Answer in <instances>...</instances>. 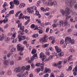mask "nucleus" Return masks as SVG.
<instances>
[{
    "mask_svg": "<svg viewBox=\"0 0 77 77\" xmlns=\"http://www.w3.org/2000/svg\"><path fill=\"white\" fill-rule=\"evenodd\" d=\"M72 12V11L70 10L69 8L67 7L66 8V11H64V10L63 9L60 10V12L62 13V15L63 16L65 15V14H66L67 15H69Z\"/></svg>",
    "mask_w": 77,
    "mask_h": 77,
    "instance_id": "obj_1",
    "label": "nucleus"
},
{
    "mask_svg": "<svg viewBox=\"0 0 77 77\" xmlns=\"http://www.w3.org/2000/svg\"><path fill=\"white\" fill-rule=\"evenodd\" d=\"M19 3L20 2L18 0H14L13 1H11L9 3L10 5H11L10 8L11 9L13 8L14 7V5H16L17 6H18Z\"/></svg>",
    "mask_w": 77,
    "mask_h": 77,
    "instance_id": "obj_2",
    "label": "nucleus"
},
{
    "mask_svg": "<svg viewBox=\"0 0 77 77\" xmlns=\"http://www.w3.org/2000/svg\"><path fill=\"white\" fill-rule=\"evenodd\" d=\"M25 69H26V67L24 66H23L20 69L21 70V73H19L20 74H21L22 75H26V76L28 75V74H29V72L27 71H26L25 72H24L25 71Z\"/></svg>",
    "mask_w": 77,
    "mask_h": 77,
    "instance_id": "obj_3",
    "label": "nucleus"
},
{
    "mask_svg": "<svg viewBox=\"0 0 77 77\" xmlns=\"http://www.w3.org/2000/svg\"><path fill=\"white\" fill-rule=\"evenodd\" d=\"M66 18L64 21V24L65 26H66L67 27H69L70 26L69 23L68 22V20L69 18H71V16H68L66 15Z\"/></svg>",
    "mask_w": 77,
    "mask_h": 77,
    "instance_id": "obj_4",
    "label": "nucleus"
},
{
    "mask_svg": "<svg viewBox=\"0 0 77 77\" xmlns=\"http://www.w3.org/2000/svg\"><path fill=\"white\" fill-rule=\"evenodd\" d=\"M63 21L60 20L59 22V23H57V24L54 23L52 25V26L53 27H56L57 26H59V27H62L63 26Z\"/></svg>",
    "mask_w": 77,
    "mask_h": 77,
    "instance_id": "obj_5",
    "label": "nucleus"
},
{
    "mask_svg": "<svg viewBox=\"0 0 77 77\" xmlns=\"http://www.w3.org/2000/svg\"><path fill=\"white\" fill-rule=\"evenodd\" d=\"M35 65L36 66H40L41 69H40V71H42L44 70V63H42L41 64L39 63H36Z\"/></svg>",
    "mask_w": 77,
    "mask_h": 77,
    "instance_id": "obj_6",
    "label": "nucleus"
},
{
    "mask_svg": "<svg viewBox=\"0 0 77 77\" xmlns=\"http://www.w3.org/2000/svg\"><path fill=\"white\" fill-rule=\"evenodd\" d=\"M37 59V54H34L32 57L30 58L31 60H29L28 61V63H32V61H33L34 59Z\"/></svg>",
    "mask_w": 77,
    "mask_h": 77,
    "instance_id": "obj_7",
    "label": "nucleus"
},
{
    "mask_svg": "<svg viewBox=\"0 0 77 77\" xmlns=\"http://www.w3.org/2000/svg\"><path fill=\"white\" fill-rule=\"evenodd\" d=\"M48 38V36L47 35L44 36L43 38H42L40 40V42L43 43V42H46L47 41L46 38Z\"/></svg>",
    "mask_w": 77,
    "mask_h": 77,
    "instance_id": "obj_8",
    "label": "nucleus"
},
{
    "mask_svg": "<svg viewBox=\"0 0 77 77\" xmlns=\"http://www.w3.org/2000/svg\"><path fill=\"white\" fill-rule=\"evenodd\" d=\"M57 56V55L56 54V53L54 54L53 55H50L48 58L46 59L45 60L46 61H48V60L52 59L54 56Z\"/></svg>",
    "mask_w": 77,
    "mask_h": 77,
    "instance_id": "obj_9",
    "label": "nucleus"
},
{
    "mask_svg": "<svg viewBox=\"0 0 77 77\" xmlns=\"http://www.w3.org/2000/svg\"><path fill=\"white\" fill-rule=\"evenodd\" d=\"M17 38L18 39H19V42H21V41H23V40H24L25 38H26V37L24 36H21L20 35H19L17 36Z\"/></svg>",
    "mask_w": 77,
    "mask_h": 77,
    "instance_id": "obj_10",
    "label": "nucleus"
},
{
    "mask_svg": "<svg viewBox=\"0 0 77 77\" xmlns=\"http://www.w3.org/2000/svg\"><path fill=\"white\" fill-rule=\"evenodd\" d=\"M17 50L18 51H20V50H24V48H22V45L20 44H18L17 46Z\"/></svg>",
    "mask_w": 77,
    "mask_h": 77,
    "instance_id": "obj_11",
    "label": "nucleus"
},
{
    "mask_svg": "<svg viewBox=\"0 0 77 77\" xmlns=\"http://www.w3.org/2000/svg\"><path fill=\"white\" fill-rule=\"evenodd\" d=\"M14 71L16 72V73L18 72H20L21 73V69H20V67H17L15 68L14 70Z\"/></svg>",
    "mask_w": 77,
    "mask_h": 77,
    "instance_id": "obj_12",
    "label": "nucleus"
},
{
    "mask_svg": "<svg viewBox=\"0 0 77 77\" xmlns=\"http://www.w3.org/2000/svg\"><path fill=\"white\" fill-rule=\"evenodd\" d=\"M73 3H75V1H74V0H70L69 2V7L70 8H71L73 6Z\"/></svg>",
    "mask_w": 77,
    "mask_h": 77,
    "instance_id": "obj_13",
    "label": "nucleus"
},
{
    "mask_svg": "<svg viewBox=\"0 0 77 77\" xmlns=\"http://www.w3.org/2000/svg\"><path fill=\"white\" fill-rule=\"evenodd\" d=\"M55 48L56 51L58 53L62 52V49L60 48H59L57 46H55Z\"/></svg>",
    "mask_w": 77,
    "mask_h": 77,
    "instance_id": "obj_14",
    "label": "nucleus"
},
{
    "mask_svg": "<svg viewBox=\"0 0 77 77\" xmlns=\"http://www.w3.org/2000/svg\"><path fill=\"white\" fill-rule=\"evenodd\" d=\"M51 72V70H50V69L46 67L45 69V70L43 71V73H44V74H45V73H47V72L49 73Z\"/></svg>",
    "mask_w": 77,
    "mask_h": 77,
    "instance_id": "obj_15",
    "label": "nucleus"
},
{
    "mask_svg": "<svg viewBox=\"0 0 77 77\" xmlns=\"http://www.w3.org/2000/svg\"><path fill=\"white\" fill-rule=\"evenodd\" d=\"M44 53L43 52H41L40 55V57L41 58V59L42 60V61L44 60Z\"/></svg>",
    "mask_w": 77,
    "mask_h": 77,
    "instance_id": "obj_16",
    "label": "nucleus"
},
{
    "mask_svg": "<svg viewBox=\"0 0 77 77\" xmlns=\"http://www.w3.org/2000/svg\"><path fill=\"white\" fill-rule=\"evenodd\" d=\"M27 10H28V12L29 14H33L34 11L33 9H31L30 8H27Z\"/></svg>",
    "mask_w": 77,
    "mask_h": 77,
    "instance_id": "obj_17",
    "label": "nucleus"
},
{
    "mask_svg": "<svg viewBox=\"0 0 77 77\" xmlns=\"http://www.w3.org/2000/svg\"><path fill=\"white\" fill-rule=\"evenodd\" d=\"M64 55V54H63V52H60L59 54L57 56V58H59V56L60 57H62Z\"/></svg>",
    "mask_w": 77,
    "mask_h": 77,
    "instance_id": "obj_18",
    "label": "nucleus"
},
{
    "mask_svg": "<svg viewBox=\"0 0 77 77\" xmlns=\"http://www.w3.org/2000/svg\"><path fill=\"white\" fill-rule=\"evenodd\" d=\"M71 40V38L70 37H67L65 38V42H69Z\"/></svg>",
    "mask_w": 77,
    "mask_h": 77,
    "instance_id": "obj_19",
    "label": "nucleus"
},
{
    "mask_svg": "<svg viewBox=\"0 0 77 77\" xmlns=\"http://www.w3.org/2000/svg\"><path fill=\"white\" fill-rule=\"evenodd\" d=\"M9 62H10V61L6 60L4 62V64L5 65H8L9 64Z\"/></svg>",
    "mask_w": 77,
    "mask_h": 77,
    "instance_id": "obj_20",
    "label": "nucleus"
},
{
    "mask_svg": "<svg viewBox=\"0 0 77 77\" xmlns=\"http://www.w3.org/2000/svg\"><path fill=\"white\" fill-rule=\"evenodd\" d=\"M27 75L24 74L23 75H21V74H20L19 73H18L17 74V77H26Z\"/></svg>",
    "mask_w": 77,
    "mask_h": 77,
    "instance_id": "obj_21",
    "label": "nucleus"
},
{
    "mask_svg": "<svg viewBox=\"0 0 77 77\" xmlns=\"http://www.w3.org/2000/svg\"><path fill=\"white\" fill-rule=\"evenodd\" d=\"M16 34H17V33L15 32H14L12 35V36L11 38V39H15V37H16Z\"/></svg>",
    "mask_w": 77,
    "mask_h": 77,
    "instance_id": "obj_22",
    "label": "nucleus"
},
{
    "mask_svg": "<svg viewBox=\"0 0 77 77\" xmlns=\"http://www.w3.org/2000/svg\"><path fill=\"white\" fill-rule=\"evenodd\" d=\"M31 28H32L34 29V30H36V28H37V26H35V25L32 24L31 26Z\"/></svg>",
    "mask_w": 77,
    "mask_h": 77,
    "instance_id": "obj_23",
    "label": "nucleus"
},
{
    "mask_svg": "<svg viewBox=\"0 0 77 77\" xmlns=\"http://www.w3.org/2000/svg\"><path fill=\"white\" fill-rule=\"evenodd\" d=\"M68 61L69 62L70 60H72V55H71L67 59Z\"/></svg>",
    "mask_w": 77,
    "mask_h": 77,
    "instance_id": "obj_24",
    "label": "nucleus"
},
{
    "mask_svg": "<svg viewBox=\"0 0 77 77\" xmlns=\"http://www.w3.org/2000/svg\"><path fill=\"white\" fill-rule=\"evenodd\" d=\"M27 71H29L30 70V65H27L25 67Z\"/></svg>",
    "mask_w": 77,
    "mask_h": 77,
    "instance_id": "obj_25",
    "label": "nucleus"
},
{
    "mask_svg": "<svg viewBox=\"0 0 77 77\" xmlns=\"http://www.w3.org/2000/svg\"><path fill=\"white\" fill-rule=\"evenodd\" d=\"M2 36L0 37V41H2L4 39L5 37H4V34H2Z\"/></svg>",
    "mask_w": 77,
    "mask_h": 77,
    "instance_id": "obj_26",
    "label": "nucleus"
},
{
    "mask_svg": "<svg viewBox=\"0 0 77 77\" xmlns=\"http://www.w3.org/2000/svg\"><path fill=\"white\" fill-rule=\"evenodd\" d=\"M26 6V4L24 3H21L19 7L20 8H23V7H24Z\"/></svg>",
    "mask_w": 77,
    "mask_h": 77,
    "instance_id": "obj_27",
    "label": "nucleus"
},
{
    "mask_svg": "<svg viewBox=\"0 0 77 77\" xmlns=\"http://www.w3.org/2000/svg\"><path fill=\"white\" fill-rule=\"evenodd\" d=\"M48 45H49V44H44L42 46V48H46V47H47Z\"/></svg>",
    "mask_w": 77,
    "mask_h": 77,
    "instance_id": "obj_28",
    "label": "nucleus"
},
{
    "mask_svg": "<svg viewBox=\"0 0 77 77\" xmlns=\"http://www.w3.org/2000/svg\"><path fill=\"white\" fill-rule=\"evenodd\" d=\"M17 41H18V39L17 38H13V40L12 41V43H16Z\"/></svg>",
    "mask_w": 77,
    "mask_h": 77,
    "instance_id": "obj_29",
    "label": "nucleus"
},
{
    "mask_svg": "<svg viewBox=\"0 0 77 77\" xmlns=\"http://www.w3.org/2000/svg\"><path fill=\"white\" fill-rule=\"evenodd\" d=\"M10 41V38L9 37H7L6 38L5 40V41L6 43H8V42H9V41Z\"/></svg>",
    "mask_w": 77,
    "mask_h": 77,
    "instance_id": "obj_30",
    "label": "nucleus"
},
{
    "mask_svg": "<svg viewBox=\"0 0 77 77\" xmlns=\"http://www.w3.org/2000/svg\"><path fill=\"white\" fill-rule=\"evenodd\" d=\"M48 39H49V40H51V41L55 39L54 37L53 36L49 37L48 38Z\"/></svg>",
    "mask_w": 77,
    "mask_h": 77,
    "instance_id": "obj_31",
    "label": "nucleus"
},
{
    "mask_svg": "<svg viewBox=\"0 0 77 77\" xmlns=\"http://www.w3.org/2000/svg\"><path fill=\"white\" fill-rule=\"evenodd\" d=\"M41 3V1L39 0L38 1L36 5V6H37L38 7V6H40L39 4L40 3Z\"/></svg>",
    "mask_w": 77,
    "mask_h": 77,
    "instance_id": "obj_32",
    "label": "nucleus"
},
{
    "mask_svg": "<svg viewBox=\"0 0 77 77\" xmlns=\"http://www.w3.org/2000/svg\"><path fill=\"white\" fill-rule=\"evenodd\" d=\"M36 53V51L35 49L32 50L31 51V53L32 54H35Z\"/></svg>",
    "mask_w": 77,
    "mask_h": 77,
    "instance_id": "obj_33",
    "label": "nucleus"
},
{
    "mask_svg": "<svg viewBox=\"0 0 77 77\" xmlns=\"http://www.w3.org/2000/svg\"><path fill=\"white\" fill-rule=\"evenodd\" d=\"M45 54L46 55H47L48 56H50V52L48 51H46L45 52Z\"/></svg>",
    "mask_w": 77,
    "mask_h": 77,
    "instance_id": "obj_34",
    "label": "nucleus"
},
{
    "mask_svg": "<svg viewBox=\"0 0 77 77\" xmlns=\"http://www.w3.org/2000/svg\"><path fill=\"white\" fill-rule=\"evenodd\" d=\"M25 18L26 20H27L28 19H30V17L28 16H23L22 17V19H24V18Z\"/></svg>",
    "mask_w": 77,
    "mask_h": 77,
    "instance_id": "obj_35",
    "label": "nucleus"
},
{
    "mask_svg": "<svg viewBox=\"0 0 77 77\" xmlns=\"http://www.w3.org/2000/svg\"><path fill=\"white\" fill-rule=\"evenodd\" d=\"M72 71L73 72V75H75H75H77V72H76V71H75V70L74 69H73Z\"/></svg>",
    "mask_w": 77,
    "mask_h": 77,
    "instance_id": "obj_36",
    "label": "nucleus"
},
{
    "mask_svg": "<svg viewBox=\"0 0 77 77\" xmlns=\"http://www.w3.org/2000/svg\"><path fill=\"white\" fill-rule=\"evenodd\" d=\"M70 43H71L72 44H74L75 43L74 40V39H71L70 40V42H69Z\"/></svg>",
    "mask_w": 77,
    "mask_h": 77,
    "instance_id": "obj_37",
    "label": "nucleus"
},
{
    "mask_svg": "<svg viewBox=\"0 0 77 77\" xmlns=\"http://www.w3.org/2000/svg\"><path fill=\"white\" fill-rule=\"evenodd\" d=\"M6 11V8H5L1 11V13H4Z\"/></svg>",
    "mask_w": 77,
    "mask_h": 77,
    "instance_id": "obj_38",
    "label": "nucleus"
},
{
    "mask_svg": "<svg viewBox=\"0 0 77 77\" xmlns=\"http://www.w3.org/2000/svg\"><path fill=\"white\" fill-rule=\"evenodd\" d=\"M38 34H36L34 35H32V37L33 38H38Z\"/></svg>",
    "mask_w": 77,
    "mask_h": 77,
    "instance_id": "obj_39",
    "label": "nucleus"
},
{
    "mask_svg": "<svg viewBox=\"0 0 77 77\" xmlns=\"http://www.w3.org/2000/svg\"><path fill=\"white\" fill-rule=\"evenodd\" d=\"M3 21V23H6L7 22H8V18H5L4 20Z\"/></svg>",
    "mask_w": 77,
    "mask_h": 77,
    "instance_id": "obj_40",
    "label": "nucleus"
},
{
    "mask_svg": "<svg viewBox=\"0 0 77 77\" xmlns=\"http://www.w3.org/2000/svg\"><path fill=\"white\" fill-rule=\"evenodd\" d=\"M72 32V29L71 28L68 29L67 30V32L68 33H71Z\"/></svg>",
    "mask_w": 77,
    "mask_h": 77,
    "instance_id": "obj_41",
    "label": "nucleus"
},
{
    "mask_svg": "<svg viewBox=\"0 0 77 77\" xmlns=\"http://www.w3.org/2000/svg\"><path fill=\"white\" fill-rule=\"evenodd\" d=\"M30 8L32 9L33 10H35V11H36V7L35 6H32V7H30Z\"/></svg>",
    "mask_w": 77,
    "mask_h": 77,
    "instance_id": "obj_42",
    "label": "nucleus"
},
{
    "mask_svg": "<svg viewBox=\"0 0 77 77\" xmlns=\"http://www.w3.org/2000/svg\"><path fill=\"white\" fill-rule=\"evenodd\" d=\"M40 70H41V69H40L39 68H37L36 69V71L37 73H38L39 72Z\"/></svg>",
    "mask_w": 77,
    "mask_h": 77,
    "instance_id": "obj_43",
    "label": "nucleus"
},
{
    "mask_svg": "<svg viewBox=\"0 0 77 77\" xmlns=\"http://www.w3.org/2000/svg\"><path fill=\"white\" fill-rule=\"evenodd\" d=\"M29 22H30V20L29 19L25 23H24V25H25V26L26 25H27V24H29Z\"/></svg>",
    "mask_w": 77,
    "mask_h": 77,
    "instance_id": "obj_44",
    "label": "nucleus"
},
{
    "mask_svg": "<svg viewBox=\"0 0 77 77\" xmlns=\"http://www.w3.org/2000/svg\"><path fill=\"white\" fill-rule=\"evenodd\" d=\"M72 66H70L69 67L68 70H69V71H71L72 70Z\"/></svg>",
    "mask_w": 77,
    "mask_h": 77,
    "instance_id": "obj_45",
    "label": "nucleus"
},
{
    "mask_svg": "<svg viewBox=\"0 0 77 77\" xmlns=\"http://www.w3.org/2000/svg\"><path fill=\"white\" fill-rule=\"evenodd\" d=\"M16 51V48H13L11 50V52H14V51Z\"/></svg>",
    "mask_w": 77,
    "mask_h": 77,
    "instance_id": "obj_46",
    "label": "nucleus"
},
{
    "mask_svg": "<svg viewBox=\"0 0 77 77\" xmlns=\"http://www.w3.org/2000/svg\"><path fill=\"white\" fill-rule=\"evenodd\" d=\"M7 5V3H6V2H5L4 3V4L2 5L3 8H6V7Z\"/></svg>",
    "mask_w": 77,
    "mask_h": 77,
    "instance_id": "obj_47",
    "label": "nucleus"
},
{
    "mask_svg": "<svg viewBox=\"0 0 77 77\" xmlns=\"http://www.w3.org/2000/svg\"><path fill=\"white\" fill-rule=\"evenodd\" d=\"M14 65V61H12L10 62V65Z\"/></svg>",
    "mask_w": 77,
    "mask_h": 77,
    "instance_id": "obj_48",
    "label": "nucleus"
},
{
    "mask_svg": "<svg viewBox=\"0 0 77 77\" xmlns=\"http://www.w3.org/2000/svg\"><path fill=\"white\" fill-rule=\"evenodd\" d=\"M44 14L45 15H46V16H49L50 14V13L49 12H46Z\"/></svg>",
    "mask_w": 77,
    "mask_h": 77,
    "instance_id": "obj_49",
    "label": "nucleus"
},
{
    "mask_svg": "<svg viewBox=\"0 0 77 77\" xmlns=\"http://www.w3.org/2000/svg\"><path fill=\"white\" fill-rule=\"evenodd\" d=\"M22 16H23V14L22 13H21L19 15V19H20L21 18L22 19V17H22Z\"/></svg>",
    "mask_w": 77,
    "mask_h": 77,
    "instance_id": "obj_50",
    "label": "nucleus"
},
{
    "mask_svg": "<svg viewBox=\"0 0 77 77\" xmlns=\"http://www.w3.org/2000/svg\"><path fill=\"white\" fill-rule=\"evenodd\" d=\"M53 66H55V67L56 66L58 67V66L57 63H54L53 64Z\"/></svg>",
    "mask_w": 77,
    "mask_h": 77,
    "instance_id": "obj_51",
    "label": "nucleus"
},
{
    "mask_svg": "<svg viewBox=\"0 0 77 77\" xmlns=\"http://www.w3.org/2000/svg\"><path fill=\"white\" fill-rule=\"evenodd\" d=\"M36 22L37 23H41V20H40L39 19L36 20Z\"/></svg>",
    "mask_w": 77,
    "mask_h": 77,
    "instance_id": "obj_52",
    "label": "nucleus"
},
{
    "mask_svg": "<svg viewBox=\"0 0 77 77\" xmlns=\"http://www.w3.org/2000/svg\"><path fill=\"white\" fill-rule=\"evenodd\" d=\"M8 75H11L12 74V72L11 71H8Z\"/></svg>",
    "mask_w": 77,
    "mask_h": 77,
    "instance_id": "obj_53",
    "label": "nucleus"
},
{
    "mask_svg": "<svg viewBox=\"0 0 77 77\" xmlns=\"http://www.w3.org/2000/svg\"><path fill=\"white\" fill-rule=\"evenodd\" d=\"M49 30H50V28L49 27L47 28L46 29V33H48V31H49Z\"/></svg>",
    "mask_w": 77,
    "mask_h": 77,
    "instance_id": "obj_54",
    "label": "nucleus"
},
{
    "mask_svg": "<svg viewBox=\"0 0 77 77\" xmlns=\"http://www.w3.org/2000/svg\"><path fill=\"white\" fill-rule=\"evenodd\" d=\"M36 13L35 14L36 15H38L39 14V11L36 10L35 11Z\"/></svg>",
    "mask_w": 77,
    "mask_h": 77,
    "instance_id": "obj_55",
    "label": "nucleus"
},
{
    "mask_svg": "<svg viewBox=\"0 0 77 77\" xmlns=\"http://www.w3.org/2000/svg\"><path fill=\"white\" fill-rule=\"evenodd\" d=\"M58 66L62 64V61H60L58 63H57Z\"/></svg>",
    "mask_w": 77,
    "mask_h": 77,
    "instance_id": "obj_56",
    "label": "nucleus"
},
{
    "mask_svg": "<svg viewBox=\"0 0 77 77\" xmlns=\"http://www.w3.org/2000/svg\"><path fill=\"white\" fill-rule=\"evenodd\" d=\"M58 21V20L57 19H54L53 21V22L54 23H56Z\"/></svg>",
    "mask_w": 77,
    "mask_h": 77,
    "instance_id": "obj_57",
    "label": "nucleus"
},
{
    "mask_svg": "<svg viewBox=\"0 0 77 77\" xmlns=\"http://www.w3.org/2000/svg\"><path fill=\"white\" fill-rule=\"evenodd\" d=\"M8 24H6L4 26V29H7L8 28Z\"/></svg>",
    "mask_w": 77,
    "mask_h": 77,
    "instance_id": "obj_58",
    "label": "nucleus"
},
{
    "mask_svg": "<svg viewBox=\"0 0 77 77\" xmlns=\"http://www.w3.org/2000/svg\"><path fill=\"white\" fill-rule=\"evenodd\" d=\"M70 52H72V53H73L74 51V50L73 48H71L70 50Z\"/></svg>",
    "mask_w": 77,
    "mask_h": 77,
    "instance_id": "obj_59",
    "label": "nucleus"
},
{
    "mask_svg": "<svg viewBox=\"0 0 77 77\" xmlns=\"http://www.w3.org/2000/svg\"><path fill=\"white\" fill-rule=\"evenodd\" d=\"M14 10H11L9 13L10 14H14Z\"/></svg>",
    "mask_w": 77,
    "mask_h": 77,
    "instance_id": "obj_60",
    "label": "nucleus"
},
{
    "mask_svg": "<svg viewBox=\"0 0 77 77\" xmlns=\"http://www.w3.org/2000/svg\"><path fill=\"white\" fill-rule=\"evenodd\" d=\"M64 43V40H62L60 41V43L61 44H63Z\"/></svg>",
    "mask_w": 77,
    "mask_h": 77,
    "instance_id": "obj_61",
    "label": "nucleus"
},
{
    "mask_svg": "<svg viewBox=\"0 0 77 77\" xmlns=\"http://www.w3.org/2000/svg\"><path fill=\"white\" fill-rule=\"evenodd\" d=\"M50 77H54V73H51L50 75Z\"/></svg>",
    "mask_w": 77,
    "mask_h": 77,
    "instance_id": "obj_62",
    "label": "nucleus"
},
{
    "mask_svg": "<svg viewBox=\"0 0 77 77\" xmlns=\"http://www.w3.org/2000/svg\"><path fill=\"white\" fill-rule=\"evenodd\" d=\"M73 35H74V36H77V32H74L73 33Z\"/></svg>",
    "mask_w": 77,
    "mask_h": 77,
    "instance_id": "obj_63",
    "label": "nucleus"
},
{
    "mask_svg": "<svg viewBox=\"0 0 77 77\" xmlns=\"http://www.w3.org/2000/svg\"><path fill=\"white\" fill-rule=\"evenodd\" d=\"M29 77H33V75L32 73H30L29 75Z\"/></svg>",
    "mask_w": 77,
    "mask_h": 77,
    "instance_id": "obj_64",
    "label": "nucleus"
}]
</instances>
